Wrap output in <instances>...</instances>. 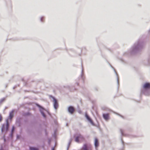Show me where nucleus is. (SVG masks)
Returning <instances> with one entry per match:
<instances>
[{
    "label": "nucleus",
    "mask_w": 150,
    "mask_h": 150,
    "mask_svg": "<svg viewBox=\"0 0 150 150\" xmlns=\"http://www.w3.org/2000/svg\"><path fill=\"white\" fill-rule=\"evenodd\" d=\"M81 67H82V70H81V78L82 80L84 81L85 77L84 76V74L83 73V68L82 66V64H81Z\"/></svg>",
    "instance_id": "obj_16"
},
{
    "label": "nucleus",
    "mask_w": 150,
    "mask_h": 150,
    "mask_svg": "<svg viewBox=\"0 0 150 150\" xmlns=\"http://www.w3.org/2000/svg\"><path fill=\"white\" fill-rule=\"evenodd\" d=\"M85 117L88 121L92 125H95L94 123L88 115L86 113L85 114Z\"/></svg>",
    "instance_id": "obj_10"
},
{
    "label": "nucleus",
    "mask_w": 150,
    "mask_h": 150,
    "mask_svg": "<svg viewBox=\"0 0 150 150\" xmlns=\"http://www.w3.org/2000/svg\"><path fill=\"white\" fill-rule=\"evenodd\" d=\"M54 136H55V134H54Z\"/></svg>",
    "instance_id": "obj_52"
},
{
    "label": "nucleus",
    "mask_w": 150,
    "mask_h": 150,
    "mask_svg": "<svg viewBox=\"0 0 150 150\" xmlns=\"http://www.w3.org/2000/svg\"><path fill=\"white\" fill-rule=\"evenodd\" d=\"M19 84L13 86V89H15L17 87L19 86Z\"/></svg>",
    "instance_id": "obj_30"
},
{
    "label": "nucleus",
    "mask_w": 150,
    "mask_h": 150,
    "mask_svg": "<svg viewBox=\"0 0 150 150\" xmlns=\"http://www.w3.org/2000/svg\"><path fill=\"white\" fill-rule=\"evenodd\" d=\"M78 112L80 114H81L82 112L81 110H79L78 111Z\"/></svg>",
    "instance_id": "obj_37"
},
{
    "label": "nucleus",
    "mask_w": 150,
    "mask_h": 150,
    "mask_svg": "<svg viewBox=\"0 0 150 150\" xmlns=\"http://www.w3.org/2000/svg\"><path fill=\"white\" fill-rule=\"evenodd\" d=\"M143 65L146 66H150V55L148 54L145 57L144 61H142Z\"/></svg>",
    "instance_id": "obj_6"
},
{
    "label": "nucleus",
    "mask_w": 150,
    "mask_h": 150,
    "mask_svg": "<svg viewBox=\"0 0 150 150\" xmlns=\"http://www.w3.org/2000/svg\"><path fill=\"white\" fill-rule=\"evenodd\" d=\"M94 90L96 91H98V88L97 87H95L94 88Z\"/></svg>",
    "instance_id": "obj_35"
},
{
    "label": "nucleus",
    "mask_w": 150,
    "mask_h": 150,
    "mask_svg": "<svg viewBox=\"0 0 150 150\" xmlns=\"http://www.w3.org/2000/svg\"><path fill=\"white\" fill-rule=\"evenodd\" d=\"M35 105L37 107L39 108V111L42 117L45 118H46V116L43 111V110H45L44 108L39 105L38 103H36Z\"/></svg>",
    "instance_id": "obj_5"
},
{
    "label": "nucleus",
    "mask_w": 150,
    "mask_h": 150,
    "mask_svg": "<svg viewBox=\"0 0 150 150\" xmlns=\"http://www.w3.org/2000/svg\"><path fill=\"white\" fill-rule=\"evenodd\" d=\"M27 120H25L24 121H25V122H27Z\"/></svg>",
    "instance_id": "obj_47"
},
{
    "label": "nucleus",
    "mask_w": 150,
    "mask_h": 150,
    "mask_svg": "<svg viewBox=\"0 0 150 150\" xmlns=\"http://www.w3.org/2000/svg\"><path fill=\"white\" fill-rule=\"evenodd\" d=\"M27 84V82H26L25 83V84H24V85L25 86H26Z\"/></svg>",
    "instance_id": "obj_42"
},
{
    "label": "nucleus",
    "mask_w": 150,
    "mask_h": 150,
    "mask_svg": "<svg viewBox=\"0 0 150 150\" xmlns=\"http://www.w3.org/2000/svg\"><path fill=\"white\" fill-rule=\"evenodd\" d=\"M47 114H48V115H49L50 116H51V113L48 111H47Z\"/></svg>",
    "instance_id": "obj_36"
},
{
    "label": "nucleus",
    "mask_w": 150,
    "mask_h": 150,
    "mask_svg": "<svg viewBox=\"0 0 150 150\" xmlns=\"http://www.w3.org/2000/svg\"><path fill=\"white\" fill-rule=\"evenodd\" d=\"M31 132L32 130L31 129H28L27 131V132L28 134L30 135Z\"/></svg>",
    "instance_id": "obj_28"
},
{
    "label": "nucleus",
    "mask_w": 150,
    "mask_h": 150,
    "mask_svg": "<svg viewBox=\"0 0 150 150\" xmlns=\"http://www.w3.org/2000/svg\"><path fill=\"white\" fill-rule=\"evenodd\" d=\"M68 112L70 115H73L76 111V109L72 105H69L67 108Z\"/></svg>",
    "instance_id": "obj_7"
},
{
    "label": "nucleus",
    "mask_w": 150,
    "mask_h": 150,
    "mask_svg": "<svg viewBox=\"0 0 150 150\" xmlns=\"http://www.w3.org/2000/svg\"><path fill=\"white\" fill-rule=\"evenodd\" d=\"M148 34L149 35L150 34V28L148 30Z\"/></svg>",
    "instance_id": "obj_38"
},
{
    "label": "nucleus",
    "mask_w": 150,
    "mask_h": 150,
    "mask_svg": "<svg viewBox=\"0 0 150 150\" xmlns=\"http://www.w3.org/2000/svg\"><path fill=\"white\" fill-rule=\"evenodd\" d=\"M146 96H150V84L148 82H145L143 85L142 88L141 89L140 96L141 97L142 95Z\"/></svg>",
    "instance_id": "obj_2"
},
{
    "label": "nucleus",
    "mask_w": 150,
    "mask_h": 150,
    "mask_svg": "<svg viewBox=\"0 0 150 150\" xmlns=\"http://www.w3.org/2000/svg\"><path fill=\"white\" fill-rule=\"evenodd\" d=\"M72 138H71L69 140V142L68 143L67 147V150H68V149L69 147V144L71 143V142L72 141Z\"/></svg>",
    "instance_id": "obj_20"
},
{
    "label": "nucleus",
    "mask_w": 150,
    "mask_h": 150,
    "mask_svg": "<svg viewBox=\"0 0 150 150\" xmlns=\"http://www.w3.org/2000/svg\"><path fill=\"white\" fill-rule=\"evenodd\" d=\"M76 84L78 86H79V83H76Z\"/></svg>",
    "instance_id": "obj_48"
},
{
    "label": "nucleus",
    "mask_w": 150,
    "mask_h": 150,
    "mask_svg": "<svg viewBox=\"0 0 150 150\" xmlns=\"http://www.w3.org/2000/svg\"><path fill=\"white\" fill-rule=\"evenodd\" d=\"M0 150H3V146H1V148H0Z\"/></svg>",
    "instance_id": "obj_39"
},
{
    "label": "nucleus",
    "mask_w": 150,
    "mask_h": 150,
    "mask_svg": "<svg viewBox=\"0 0 150 150\" xmlns=\"http://www.w3.org/2000/svg\"><path fill=\"white\" fill-rule=\"evenodd\" d=\"M44 145H43V146H42V147L43 148H44Z\"/></svg>",
    "instance_id": "obj_50"
},
{
    "label": "nucleus",
    "mask_w": 150,
    "mask_h": 150,
    "mask_svg": "<svg viewBox=\"0 0 150 150\" xmlns=\"http://www.w3.org/2000/svg\"><path fill=\"white\" fill-rule=\"evenodd\" d=\"M7 3V4L9 5L10 7L11 6V0H8V2Z\"/></svg>",
    "instance_id": "obj_23"
},
{
    "label": "nucleus",
    "mask_w": 150,
    "mask_h": 150,
    "mask_svg": "<svg viewBox=\"0 0 150 150\" xmlns=\"http://www.w3.org/2000/svg\"><path fill=\"white\" fill-rule=\"evenodd\" d=\"M22 117H21L16 118V123L18 124V126L21 127L22 125Z\"/></svg>",
    "instance_id": "obj_8"
},
{
    "label": "nucleus",
    "mask_w": 150,
    "mask_h": 150,
    "mask_svg": "<svg viewBox=\"0 0 150 150\" xmlns=\"http://www.w3.org/2000/svg\"><path fill=\"white\" fill-rule=\"evenodd\" d=\"M45 130V134L46 135H47V134H48V133L47 132V129H45L44 130Z\"/></svg>",
    "instance_id": "obj_34"
},
{
    "label": "nucleus",
    "mask_w": 150,
    "mask_h": 150,
    "mask_svg": "<svg viewBox=\"0 0 150 150\" xmlns=\"http://www.w3.org/2000/svg\"><path fill=\"white\" fill-rule=\"evenodd\" d=\"M66 126H68V123H67L66 124Z\"/></svg>",
    "instance_id": "obj_46"
},
{
    "label": "nucleus",
    "mask_w": 150,
    "mask_h": 150,
    "mask_svg": "<svg viewBox=\"0 0 150 150\" xmlns=\"http://www.w3.org/2000/svg\"><path fill=\"white\" fill-rule=\"evenodd\" d=\"M109 65H110V66L112 68V69H113V70L114 71V72L117 76V90H118L119 85V79H118V74L117 72L116 71L115 68L110 64H109Z\"/></svg>",
    "instance_id": "obj_11"
},
{
    "label": "nucleus",
    "mask_w": 150,
    "mask_h": 150,
    "mask_svg": "<svg viewBox=\"0 0 150 150\" xmlns=\"http://www.w3.org/2000/svg\"><path fill=\"white\" fill-rule=\"evenodd\" d=\"M29 150H39L38 149L34 146H30Z\"/></svg>",
    "instance_id": "obj_17"
},
{
    "label": "nucleus",
    "mask_w": 150,
    "mask_h": 150,
    "mask_svg": "<svg viewBox=\"0 0 150 150\" xmlns=\"http://www.w3.org/2000/svg\"><path fill=\"white\" fill-rule=\"evenodd\" d=\"M44 18H45L44 16H41L40 18V22L42 23H43L44 22Z\"/></svg>",
    "instance_id": "obj_25"
},
{
    "label": "nucleus",
    "mask_w": 150,
    "mask_h": 150,
    "mask_svg": "<svg viewBox=\"0 0 150 150\" xmlns=\"http://www.w3.org/2000/svg\"><path fill=\"white\" fill-rule=\"evenodd\" d=\"M121 142L122 143V145H123V147H122V148L120 149V150H123V149H124V144H125V142H124V141L123 140V139H122V137H121Z\"/></svg>",
    "instance_id": "obj_21"
},
{
    "label": "nucleus",
    "mask_w": 150,
    "mask_h": 150,
    "mask_svg": "<svg viewBox=\"0 0 150 150\" xmlns=\"http://www.w3.org/2000/svg\"><path fill=\"white\" fill-rule=\"evenodd\" d=\"M51 150H54V146H53V147H52L51 148Z\"/></svg>",
    "instance_id": "obj_41"
},
{
    "label": "nucleus",
    "mask_w": 150,
    "mask_h": 150,
    "mask_svg": "<svg viewBox=\"0 0 150 150\" xmlns=\"http://www.w3.org/2000/svg\"><path fill=\"white\" fill-rule=\"evenodd\" d=\"M22 81H24V79L23 78H22Z\"/></svg>",
    "instance_id": "obj_44"
},
{
    "label": "nucleus",
    "mask_w": 150,
    "mask_h": 150,
    "mask_svg": "<svg viewBox=\"0 0 150 150\" xmlns=\"http://www.w3.org/2000/svg\"><path fill=\"white\" fill-rule=\"evenodd\" d=\"M49 97L52 99L53 101L57 99L54 96L52 95H50Z\"/></svg>",
    "instance_id": "obj_24"
},
{
    "label": "nucleus",
    "mask_w": 150,
    "mask_h": 150,
    "mask_svg": "<svg viewBox=\"0 0 150 150\" xmlns=\"http://www.w3.org/2000/svg\"><path fill=\"white\" fill-rule=\"evenodd\" d=\"M7 108V107H5V109H6V108Z\"/></svg>",
    "instance_id": "obj_51"
},
{
    "label": "nucleus",
    "mask_w": 150,
    "mask_h": 150,
    "mask_svg": "<svg viewBox=\"0 0 150 150\" xmlns=\"http://www.w3.org/2000/svg\"><path fill=\"white\" fill-rule=\"evenodd\" d=\"M94 145L95 148L96 149L99 145V143L98 138L96 137L95 138L94 140Z\"/></svg>",
    "instance_id": "obj_13"
},
{
    "label": "nucleus",
    "mask_w": 150,
    "mask_h": 150,
    "mask_svg": "<svg viewBox=\"0 0 150 150\" xmlns=\"http://www.w3.org/2000/svg\"><path fill=\"white\" fill-rule=\"evenodd\" d=\"M145 45L144 41L142 38H140L133 45L130 52L124 53L123 55L129 57L131 54H134L141 51Z\"/></svg>",
    "instance_id": "obj_1"
},
{
    "label": "nucleus",
    "mask_w": 150,
    "mask_h": 150,
    "mask_svg": "<svg viewBox=\"0 0 150 150\" xmlns=\"http://www.w3.org/2000/svg\"><path fill=\"white\" fill-rule=\"evenodd\" d=\"M53 101L54 108L55 110H57L59 106L58 100L57 99H56Z\"/></svg>",
    "instance_id": "obj_12"
},
{
    "label": "nucleus",
    "mask_w": 150,
    "mask_h": 150,
    "mask_svg": "<svg viewBox=\"0 0 150 150\" xmlns=\"http://www.w3.org/2000/svg\"><path fill=\"white\" fill-rule=\"evenodd\" d=\"M4 142H5L6 141V139L5 138H4Z\"/></svg>",
    "instance_id": "obj_45"
},
{
    "label": "nucleus",
    "mask_w": 150,
    "mask_h": 150,
    "mask_svg": "<svg viewBox=\"0 0 150 150\" xmlns=\"http://www.w3.org/2000/svg\"><path fill=\"white\" fill-rule=\"evenodd\" d=\"M48 142H49V144H50V140H49Z\"/></svg>",
    "instance_id": "obj_49"
},
{
    "label": "nucleus",
    "mask_w": 150,
    "mask_h": 150,
    "mask_svg": "<svg viewBox=\"0 0 150 150\" xmlns=\"http://www.w3.org/2000/svg\"><path fill=\"white\" fill-rule=\"evenodd\" d=\"M13 110H12L11 112H10L9 116L8 117V118L6 120H6H7V122H8V119L11 120V117H12L13 116V115L12 113Z\"/></svg>",
    "instance_id": "obj_15"
},
{
    "label": "nucleus",
    "mask_w": 150,
    "mask_h": 150,
    "mask_svg": "<svg viewBox=\"0 0 150 150\" xmlns=\"http://www.w3.org/2000/svg\"><path fill=\"white\" fill-rule=\"evenodd\" d=\"M4 134V135L3 136V139H4V138H5L6 134Z\"/></svg>",
    "instance_id": "obj_40"
},
{
    "label": "nucleus",
    "mask_w": 150,
    "mask_h": 150,
    "mask_svg": "<svg viewBox=\"0 0 150 150\" xmlns=\"http://www.w3.org/2000/svg\"><path fill=\"white\" fill-rule=\"evenodd\" d=\"M114 112L115 113V114H117V115H119V116H120V117H121L122 118H123V119H124L125 118L123 116L120 115V114H119L118 113H117V112Z\"/></svg>",
    "instance_id": "obj_27"
},
{
    "label": "nucleus",
    "mask_w": 150,
    "mask_h": 150,
    "mask_svg": "<svg viewBox=\"0 0 150 150\" xmlns=\"http://www.w3.org/2000/svg\"><path fill=\"white\" fill-rule=\"evenodd\" d=\"M3 118L2 115L1 114H0V122H1Z\"/></svg>",
    "instance_id": "obj_33"
},
{
    "label": "nucleus",
    "mask_w": 150,
    "mask_h": 150,
    "mask_svg": "<svg viewBox=\"0 0 150 150\" xmlns=\"http://www.w3.org/2000/svg\"><path fill=\"white\" fill-rule=\"evenodd\" d=\"M6 123H4L2 126L1 129V131L2 133L6 134L8 131V126L9 124L6 120Z\"/></svg>",
    "instance_id": "obj_3"
},
{
    "label": "nucleus",
    "mask_w": 150,
    "mask_h": 150,
    "mask_svg": "<svg viewBox=\"0 0 150 150\" xmlns=\"http://www.w3.org/2000/svg\"><path fill=\"white\" fill-rule=\"evenodd\" d=\"M102 110H108V111H110L111 110L110 109H108L106 107H102Z\"/></svg>",
    "instance_id": "obj_29"
},
{
    "label": "nucleus",
    "mask_w": 150,
    "mask_h": 150,
    "mask_svg": "<svg viewBox=\"0 0 150 150\" xmlns=\"http://www.w3.org/2000/svg\"><path fill=\"white\" fill-rule=\"evenodd\" d=\"M21 138V136L20 135L17 134L16 135V139H19Z\"/></svg>",
    "instance_id": "obj_31"
},
{
    "label": "nucleus",
    "mask_w": 150,
    "mask_h": 150,
    "mask_svg": "<svg viewBox=\"0 0 150 150\" xmlns=\"http://www.w3.org/2000/svg\"><path fill=\"white\" fill-rule=\"evenodd\" d=\"M15 129V127L14 125H13L12 127V129H11V133L10 134V136L11 137L13 131V130H14Z\"/></svg>",
    "instance_id": "obj_22"
},
{
    "label": "nucleus",
    "mask_w": 150,
    "mask_h": 150,
    "mask_svg": "<svg viewBox=\"0 0 150 150\" xmlns=\"http://www.w3.org/2000/svg\"><path fill=\"white\" fill-rule=\"evenodd\" d=\"M121 60L122 61V62H124V60H123V59H121Z\"/></svg>",
    "instance_id": "obj_43"
},
{
    "label": "nucleus",
    "mask_w": 150,
    "mask_h": 150,
    "mask_svg": "<svg viewBox=\"0 0 150 150\" xmlns=\"http://www.w3.org/2000/svg\"><path fill=\"white\" fill-rule=\"evenodd\" d=\"M87 147V144H85L83 145L81 148L83 149V150H88Z\"/></svg>",
    "instance_id": "obj_18"
},
{
    "label": "nucleus",
    "mask_w": 150,
    "mask_h": 150,
    "mask_svg": "<svg viewBox=\"0 0 150 150\" xmlns=\"http://www.w3.org/2000/svg\"><path fill=\"white\" fill-rule=\"evenodd\" d=\"M120 131L121 134V137L122 136H124L127 137H129L130 138L136 137H137V136L135 135H130L124 133H123V130L122 129H120Z\"/></svg>",
    "instance_id": "obj_9"
},
{
    "label": "nucleus",
    "mask_w": 150,
    "mask_h": 150,
    "mask_svg": "<svg viewBox=\"0 0 150 150\" xmlns=\"http://www.w3.org/2000/svg\"><path fill=\"white\" fill-rule=\"evenodd\" d=\"M78 50L79 51V52L77 53L79 55H80L81 54L82 50L81 48H78Z\"/></svg>",
    "instance_id": "obj_26"
},
{
    "label": "nucleus",
    "mask_w": 150,
    "mask_h": 150,
    "mask_svg": "<svg viewBox=\"0 0 150 150\" xmlns=\"http://www.w3.org/2000/svg\"><path fill=\"white\" fill-rule=\"evenodd\" d=\"M23 115L25 116H30L31 115V113L30 112H28L24 113Z\"/></svg>",
    "instance_id": "obj_19"
},
{
    "label": "nucleus",
    "mask_w": 150,
    "mask_h": 150,
    "mask_svg": "<svg viewBox=\"0 0 150 150\" xmlns=\"http://www.w3.org/2000/svg\"><path fill=\"white\" fill-rule=\"evenodd\" d=\"M74 137H75V141L77 143H79L81 141L84 140V137L81 134H74Z\"/></svg>",
    "instance_id": "obj_4"
},
{
    "label": "nucleus",
    "mask_w": 150,
    "mask_h": 150,
    "mask_svg": "<svg viewBox=\"0 0 150 150\" xmlns=\"http://www.w3.org/2000/svg\"><path fill=\"white\" fill-rule=\"evenodd\" d=\"M102 115L103 118L105 120H108L110 119L109 114L108 113H103Z\"/></svg>",
    "instance_id": "obj_14"
},
{
    "label": "nucleus",
    "mask_w": 150,
    "mask_h": 150,
    "mask_svg": "<svg viewBox=\"0 0 150 150\" xmlns=\"http://www.w3.org/2000/svg\"><path fill=\"white\" fill-rule=\"evenodd\" d=\"M5 99V98H3L0 100V102H2L4 101Z\"/></svg>",
    "instance_id": "obj_32"
}]
</instances>
